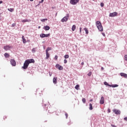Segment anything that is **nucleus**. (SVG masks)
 <instances>
[{
  "mask_svg": "<svg viewBox=\"0 0 127 127\" xmlns=\"http://www.w3.org/2000/svg\"><path fill=\"white\" fill-rule=\"evenodd\" d=\"M4 56L5 58H8L9 57L10 55H9V54L6 53L4 54Z\"/></svg>",
  "mask_w": 127,
  "mask_h": 127,
  "instance_id": "obj_19",
  "label": "nucleus"
},
{
  "mask_svg": "<svg viewBox=\"0 0 127 127\" xmlns=\"http://www.w3.org/2000/svg\"><path fill=\"white\" fill-rule=\"evenodd\" d=\"M113 112L116 115H121V111L118 110V109H114Z\"/></svg>",
  "mask_w": 127,
  "mask_h": 127,
  "instance_id": "obj_9",
  "label": "nucleus"
},
{
  "mask_svg": "<svg viewBox=\"0 0 127 127\" xmlns=\"http://www.w3.org/2000/svg\"><path fill=\"white\" fill-rule=\"evenodd\" d=\"M80 87V85H79V84H77L75 86V89L76 90H79V88Z\"/></svg>",
  "mask_w": 127,
  "mask_h": 127,
  "instance_id": "obj_24",
  "label": "nucleus"
},
{
  "mask_svg": "<svg viewBox=\"0 0 127 127\" xmlns=\"http://www.w3.org/2000/svg\"><path fill=\"white\" fill-rule=\"evenodd\" d=\"M30 1H33V0H30Z\"/></svg>",
  "mask_w": 127,
  "mask_h": 127,
  "instance_id": "obj_50",
  "label": "nucleus"
},
{
  "mask_svg": "<svg viewBox=\"0 0 127 127\" xmlns=\"http://www.w3.org/2000/svg\"><path fill=\"white\" fill-rule=\"evenodd\" d=\"M57 13H56V16H57Z\"/></svg>",
  "mask_w": 127,
  "mask_h": 127,
  "instance_id": "obj_53",
  "label": "nucleus"
},
{
  "mask_svg": "<svg viewBox=\"0 0 127 127\" xmlns=\"http://www.w3.org/2000/svg\"><path fill=\"white\" fill-rule=\"evenodd\" d=\"M79 2V0H70V3L72 4L73 5H75V4H77Z\"/></svg>",
  "mask_w": 127,
  "mask_h": 127,
  "instance_id": "obj_4",
  "label": "nucleus"
},
{
  "mask_svg": "<svg viewBox=\"0 0 127 127\" xmlns=\"http://www.w3.org/2000/svg\"><path fill=\"white\" fill-rule=\"evenodd\" d=\"M72 31H75V29H76V25H73L71 28Z\"/></svg>",
  "mask_w": 127,
  "mask_h": 127,
  "instance_id": "obj_21",
  "label": "nucleus"
},
{
  "mask_svg": "<svg viewBox=\"0 0 127 127\" xmlns=\"http://www.w3.org/2000/svg\"><path fill=\"white\" fill-rule=\"evenodd\" d=\"M79 30H80V33H81V32H82V28L81 27H80L79 28Z\"/></svg>",
  "mask_w": 127,
  "mask_h": 127,
  "instance_id": "obj_42",
  "label": "nucleus"
},
{
  "mask_svg": "<svg viewBox=\"0 0 127 127\" xmlns=\"http://www.w3.org/2000/svg\"><path fill=\"white\" fill-rule=\"evenodd\" d=\"M52 75V74H51L50 73V77H51Z\"/></svg>",
  "mask_w": 127,
  "mask_h": 127,
  "instance_id": "obj_51",
  "label": "nucleus"
},
{
  "mask_svg": "<svg viewBox=\"0 0 127 127\" xmlns=\"http://www.w3.org/2000/svg\"><path fill=\"white\" fill-rule=\"evenodd\" d=\"M108 113H111V109H110V108H108Z\"/></svg>",
  "mask_w": 127,
  "mask_h": 127,
  "instance_id": "obj_37",
  "label": "nucleus"
},
{
  "mask_svg": "<svg viewBox=\"0 0 127 127\" xmlns=\"http://www.w3.org/2000/svg\"><path fill=\"white\" fill-rule=\"evenodd\" d=\"M116 87H119V85L118 84L113 85V88H116Z\"/></svg>",
  "mask_w": 127,
  "mask_h": 127,
  "instance_id": "obj_29",
  "label": "nucleus"
},
{
  "mask_svg": "<svg viewBox=\"0 0 127 127\" xmlns=\"http://www.w3.org/2000/svg\"><path fill=\"white\" fill-rule=\"evenodd\" d=\"M22 39L23 43H26V40L24 38V36H22Z\"/></svg>",
  "mask_w": 127,
  "mask_h": 127,
  "instance_id": "obj_17",
  "label": "nucleus"
},
{
  "mask_svg": "<svg viewBox=\"0 0 127 127\" xmlns=\"http://www.w3.org/2000/svg\"><path fill=\"white\" fill-rule=\"evenodd\" d=\"M56 67L57 68V69H59L60 70H63V67L59 64H57L56 65Z\"/></svg>",
  "mask_w": 127,
  "mask_h": 127,
  "instance_id": "obj_12",
  "label": "nucleus"
},
{
  "mask_svg": "<svg viewBox=\"0 0 127 127\" xmlns=\"http://www.w3.org/2000/svg\"><path fill=\"white\" fill-rule=\"evenodd\" d=\"M64 63H65V64H66V63H67V60H64Z\"/></svg>",
  "mask_w": 127,
  "mask_h": 127,
  "instance_id": "obj_45",
  "label": "nucleus"
},
{
  "mask_svg": "<svg viewBox=\"0 0 127 127\" xmlns=\"http://www.w3.org/2000/svg\"><path fill=\"white\" fill-rule=\"evenodd\" d=\"M100 5L101 6H102V7H103L104 6V3L103 2L101 3Z\"/></svg>",
  "mask_w": 127,
  "mask_h": 127,
  "instance_id": "obj_39",
  "label": "nucleus"
},
{
  "mask_svg": "<svg viewBox=\"0 0 127 127\" xmlns=\"http://www.w3.org/2000/svg\"><path fill=\"white\" fill-rule=\"evenodd\" d=\"M87 75L89 76H91V75H92V72L90 71Z\"/></svg>",
  "mask_w": 127,
  "mask_h": 127,
  "instance_id": "obj_33",
  "label": "nucleus"
},
{
  "mask_svg": "<svg viewBox=\"0 0 127 127\" xmlns=\"http://www.w3.org/2000/svg\"><path fill=\"white\" fill-rule=\"evenodd\" d=\"M101 70H104V67H101Z\"/></svg>",
  "mask_w": 127,
  "mask_h": 127,
  "instance_id": "obj_48",
  "label": "nucleus"
},
{
  "mask_svg": "<svg viewBox=\"0 0 127 127\" xmlns=\"http://www.w3.org/2000/svg\"><path fill=\"white\" fill-rule=\"evenodd\" d=\"M57 80H58L57 77H54L53 78V82L54 84H57Z\"/></svg>",
  "mask_w": 127,
  "mask_h": 127,
  "instance_id": "obj_13",
  "label": "nucleus"
},
{
  "mask_svg": "<svg viewBox=\"0 0 127 127\" xmlns=\"http://www.w3.org/2000/svg\"><path fill=\"white\" fill-rule=\"evenodd\" d=\"M12 48V46H9V45L5 46L3 47V49H4V50H5L6 51H7V50H9V49H11Z\"/></svg>",
  "mask_w": 127,
  "mask_h": 127,
  "instance_id": "obj_7",
  "label": "nucleus"
},
{
  "mask_svg": "<svg viewBox=\"0 0 127 127\" xmlns=\"http://www.w3.org/2000/svg\"><path fill=\"white\" fill-rule=\"evenodd\" d=\"M40 37H41V38H44V37H48L49 36H50V34H41L40 35Z\"/></svg>",
  "mask_w": 127,
  "mask_h": 127,
  "instance_id": "obj_8",
  "label": "nucleus"
},
{
  "mask_svg": "<svg viewBox=\"0 0 127 127\" xmlns=\"http://www.w3.org/2000/svg\"><path fill=\"white\" fill-rule=\"evenodd\" d=\"M44 29H45V30H49L50 27H49V26H45L44 27Z\"/></svg>",
  "mask_w": 127,
  "mask_h": 127,
  "instance_id": "obj_15",
  "label": "nucleus"
},
{
  "mask_svg": "<svg viewBox=\"0 0 127 127\" xmlns=\"http://www.w3.org/2000/svg\"><path fill=\"white\" fill-rule=\"evenodd\" d=\"M65 116L66 117V119H68V114H67V113H65Z\"/></svg>",
  "mask_w": 127,
  "mask_h": 127,
  "instance_id": "obj_34",
  "label": "nucleus"
},
{
  "mask_svg": "<svg viewBox=\"0 0 127 127\" xmlns=\"http://www.w3.org/2000/svg\"><path fill=\"white\" fill-rule=\"evenodd\" d=\"M29 21H30V20L24 19L22 20V22H29Z\"/></svg>",
  "mask_w": 127,
  "mask_h": 127,
  "instance_id": "obj_20",
  "label": "nucleus"
},
{
  "mask_svg": "<svg viewBox=\"0 0 127 127\" xmlns=\"http://www.w3.org/2000/svg\"><path fill=\"white\" fill-rule=\"evenodd\" d=\"M65 59H68L69 58V55H66L64 56Z\"/></svg>",
  "mask_w": 127,
  "mask_h": 127,
  "instance_id": "obj_27",
  "label": "nucleus"
},
{
  "mask_svg": "<svg viewBox=\"0 0 127 127\" xmlns=\"http://www.w3.org/2000/svg\"><path fill=\"white\" fill-rule=\"evenodd\" d=\"M46 59H49V57H50V55L49 54V53L46 52Z\"/></svg>",
  "mask_w": 127,
  "mask_h": 127,
  "instance_id": "obj_16",
  "label": "nucleus"
},
{
  "mask_svg": "<svg viewBox=\"0 0 127 127\" xmlns=\"http://www.w3.org/2000/svg\"><path fill=\"white\" fill-rule=\"evenodd\" d=\"M70 16V15L69 14H66V16L64 17L61 20L62 22H66L68 21V19H69V17Z\"/></svg>",
  "mask_w": 127,
  "mask_h": 127,
  "instance_id": "obj_2",
  "label": "nucleus"
},
{
  "mask_svg": "<svg viewBox=\"0 0 127 127\" xmlns=\"http://www.w3.org/2000/svg\"><path fill=\"white\" fill-rule=\"evenodd\" d=\"M125 60L127 61V55L125 56Z\"/></svg>",
  "mask_w": 127,
  "mask_h": 127,
  "instance_id": "obj_35",
  "label": "nucleus"
},
{
  "mask_svg": "<svg viewBox=\"0 0 127 127\" xmlns=\"http://www.w3.org/2000/svg\"><path fill=\"white\" fill-rule=\"evenodd\" d=\"M26 61H27L28 62V63H29V64H30V63H35V61H34L33 60V59L27 60Z\"/></svg>",
  "mask_w": 127,
  "mask_h": 127,
  "instance_id": "obj_11",
  "label": "nucleus"
},
{
  "mask_svg": "<svg viewBox=\"0 0 127 127\" xmlns=\"http://www.w3.org/2000/svg\"><path fill=\"white\" fill-rule=\"evenodd\" d=\"M81 65H84V62L81 63Z\"/></svg>",
  "mask_w": 127,
  "mask_h": 127,
  "instance_id": "obj_46",
  "label": "nucleus"
},
{
  "mask_svg": "<svg viewBox=\"0 0 127 127\" xmlns=\"http://www.w3.org/2000/svg\"><path fill=\"white\" fill-rule=\"evenodd\" d=\"M32 51L33 52V53H34L35 52H36V49L35 48H33L32 50Z\"/></svg>",
  "mask_w": 127,
  "mask_h": 127,
  "instance_id": "obj_30",
  "label": "nucleus"
},
{
  "mask_svg": "<svg viewBox=\"0 0 127 127\" xmlns=\"http://www.w3.org/2000/svg\"><path fill=\"white\" fill-rule=\"evenodd\" d=\"M29 65V64L28 62L26 60L24 63L23 66H22V68L24 70H26V69H27V68H28Z\"/></svg>",
  "mask_w": 127,
  "mask_h": 127,
  "instance_id": "obj_3",
  "label": "nucleus"
},
{
  "mask_svg": "<svg viewBox=\"0 0 127 127\" xmlns=\"http://www.w3.org/2000/svg\"><path fill=\"white\" fill-rule=\"evenodd\" d=\"M109 87H111L113 88V85L108 84V85Z\"/></svg>",
  "mask_w": 127,
  "mask_h": 127,
  "instance_id": "obj_43",
  "label": "nucleus"
},
{
  "mask_svg": "<svg viewBox=\"0 0 127 127\" xmlns=\"http://www.w3.org/2000/svg\"><path fill=\"white\" fill-rule=\"evenodd\" d=\"M1 3H2V1H0V4Z\"/></svg>",
  "mask_w": 127,
  "mask_h": 127,
  "instance_id": "obj_47",
  "label": "nucleus"
},
{
  "mask_svg": "<svg viewBox=\"0 0 127 127\" xmlns=\"http://www.w3.org/2000/svg\"><path fill=\"white\" fill-rule=\"evenodd\" d=\"M90 102H93V99H91V100H90Z\"/></svg>",
  "mask_w": 127,
  "mask_h": 127,
  "instance_id": "obj_49",
  "label": "nucleus"
},
{
  "mask_svg": "<svg viewBox=\"0 0 127 127\" xmlns=\"http://www.w3.org/2000/svg\"><path fill=\"white\" fill-rule=\"evenodd\" d=\"M50 50H51V48H48L46 50V52H48Z\"/></svg>",
  "mask_w": 127,
  "mask_h": 127,
  "instance_id": "obj_28",
  "label": "nucleus"
},
{
  "mask_svg": "<svg viewBox=\"0 0 127 127\" xmlns=\"http://www.w3.org/2000/svg\"><path fill=\"white\" fill-rule=\"evenodd\" d=\"M55 60H57L58 59V56H55Z\"/></svg>",
  "mask_w": 127,
  "mask_h": 127,
  "instance_id": "obj_36",
  "label": "nucleus"
},
{
  "mask_svg": "<svg viewBox=\"0 0 127 127\" xmlns=\"http://www.w3.org/2000/svg\"><path fill=\"white\" fill-rule=\"evenodd\" d=\"M7 119L6 116H3V119H4V120H5V119Z\"/></svg>",
  "mask_w": 127,
  "mask_h": 127,
  "instance_id": "obj_40",
  "label": "nucleus"
},
{
  "mask_svg": "<svg viewBox=\"0 0 127 127\" xmlns=\"http://www.w3.org/2000/svg\"><path fill=\"white\" fill-rule=\"evenodd\" d=\"M120 75L121 77H123V78H125V79H127V74L125 73L124 72L120 73Z\"/></svg>",
  "mask_w": 127,
  "mask_h": 127,
  "instance_id": "obj_10",
  "label": "nucleus"
},
{
  "mask_svg": "<svg viewBox=\"0 0 127 127\" xmlns=\"http://www.w3.org/2000/svg\"><path fill=\"white\" fill-rule=\"evenodd\" d=\"M7 10L9 11H10V12H12L14 10V9L13 8H8Z\"/></svg>",
  "mask_w": 127,
  "mask_h": 127,
  "instance_id": "obj_22",
  "label": "nucleus"
},
{
  "mask_svg": "<svg viewBox=\"0 0 127 127\" xmlns=\"http://www.w3.org/2000/svg\"><path fill=\"white\" fill-rule=\"evenodd\" d=\"M48 20L47 18L42 19H41V21H42V22H45V21H47Z\"/></svg>",
  "mask_w": 127,
  "mask_h": 127,
  "instance_id": "obj_23",
  "label": "nucleus"
},
{
  "mask_svg": "<svg viewBox=\"0 0 127 127\" xmlns=\"http://www.w3.org/2000/svg\"><path fill=\"white\" fill-rule=\"evenodd\" d=\"M96 25L98 28V29L99 30V31H103L104 29L103 28V26H102V23L100 21H97L96 22Z\"/></svg>",
  "mask_w": 127,
  "mask_h": 127,
  "instance_id": "obj_1",
  "label": "nucleus"
},
{
  "mask_svg": "<svg viewBox=\"0 0 127 127\" xmlns=\"http://www.w3.org/2000/svg\"><path fill=\"white\" fill-rule=\"evenodd\" d=\"M100 103L101 104H103L105 103L104 97H103V96L101 97Z\"/></svg>",
  "mask_w": 127,
  "mask_h": 127,
  "instance_id": "obj_14",
  "label": "nucleus"
},
{
  "mask_svg": "<svg viewBox=\"0 0 127 127\" xmlns=\"http://www.w3.org/2000/svg\"><path fill=\"white\" fill-rule=\"evenodd\" d=\"M89 110H93V105H92V104L91 103L89 104Z\"/></svg>",
  "mask_w": 127,
  "mask_h": 127,
  "instance_id": "obj_25",
  "label": "nucleus"
},
{
  "mask_svg": "<svg viewBox=\"0 0 127 127\" xmlns=\"http://www.w3.org/2000/svg\"><path fill=\"white\" fill-rule=\"evenodd\" d=\"M41 27V26H39L38 27V28L39 29V28H40Z\"/></svg>",
  "mask_w": 127,
  "mask_h": 127,
  "instance_id": "obj_52",
  "label": "nucleus"
},
{
  "mask_svg": "<svg viewBox=\"0 0 127 127\" xmlns=\"http://www.w3.org/2000/svg\"><path fill=\"white\" fill-rule=\"evenodd\" d=\"M15 25H16V24L15 23H13L11 25L12 27H14V26H15Z\"/></svg>",
  "mask_w": 127,
  "mask_h": 127,
  "instance_id": "obj_32",
  "label": "nucleus"
},
{
  "mask_svg": "<svg viewBox=\"0 0 127 127\" xmlns=\"http://www.w3.org/2000/svg\"><path fill=\"white\" fill-rule=\"evenodd\" d=\"M110 17H115V16H118V12H114L113 13H110L109 14Z\"/></svg>",
  "mask_w": 127,
  "mask_h": 127,
  "instance_id": "obj_5",
  "label": "nucleus"
},
{
  "mask_svg": "<svg viewBox=\"0 0 127 127\" xmlns=\"http://www.w3.org/2000/svg\"><path fill=\"white\" fill-rule=\"evenodd\" d=\"M124 121H126V122H127V117L124 118Z\"/></svg>",
  "mask_w": 127,
  "mask_h": 127,
  "instance_id": "obj_44",
  "label": "nucleus"
},
{
  "mask_svg": "<svg viewBox=\"0 0 127 127\" xmlns=\"http://www.w3.org/2000/svg\"><path fill=\"white\" fill-rule=\"evenodd\" d=\"M43 1H44V0H41V1H40L39 2V3H43Z\"/></svg>",
  "mask_w": 127,
  "mask_h": 127,
  "instance_id": "obj_38",
  "label": "nucleus"
},
{
  "mask_svg": "<svg viewBox=\"0 0 127 127\" xmlns=\"http://www.w3.org/2000/svg\"><path fill=\"white\" fill-rule=\"evenodd\" d=\"M104 85H105V86H108V85H109V83H108V82H107L106 81L104 82Z\"/></svg>",
  "mask_w": 127,
  "mask_h": 127,
  "instance_id": "obj_31",
  "label": "nucleus"
},
{
  "mask_svg": "<svg viewBox=\"0 0 127 127\" xmlns=\"http://www.w3.org/2000/svg\"><path fill=\"white\" fill-rule=\"evenodd\" d=\"M83 30L85 31L86 34H89V31L87 28H84Z\"/></svg>",
  "mask_w": 127,
  "mask_h": 127,
  "instance_id": "obj_18",
  "label": "nucleus"
},
{
  "mask_svg": "<svg viewBox=\"0 0 127 127\" xmlns=\"http://www.w3.org/2000/svg\"><path fill=\"white\" fill-rule=\"evenodd\" d=\"M111 127H117V126H116L115 125H114L113 124H111Z\"/></svg>",
  "mask_w": 127,
  "mask_h": 127,
  "instance_id": "obj_41",
  "label": "nucleus"
},
{
  "mask_svg": "<svg viewBox=\"0 0 127 127\" xmlns=\"http://www.w3.org/2000/svg\"><path fill=\"white\" fill-rule=\"evenodd\" d=\"M10 64L12 65V66H16V62H15V60L13 59H11L10 61Z\"/></svg>",
  "mask_w": 127,
  "mask_h": 127,
  "instance_id": "obj_6",
  "label": "nucleus"
},
{
  "mask_svg": "<svg viewBox=\"0 0 127 127\" xmlns=\"http://www.w3.org/2000/svg\"><path fill=\"white\" fill-rule=\"evenodd\" d=\"M82 103H83V104H85L86 103V99L82 98Z\"/></svg>",
  "mask_w": 127,
  "mask_h": 127,
  "instance_id": "obj_26",
  "label": "nucleus"
}]
</instances>
